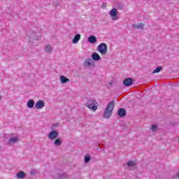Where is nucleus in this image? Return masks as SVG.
<instances>
[{
	"instance_id": "f257e3e1",
	"label": "nucleus",
	"mask_w": 179,
	"mask_h": 179,
	"mask_svg": "<svg viewBox=\"0 0 179 179\" xmlns=\"http://www.w3.org/2000/svg\"><path fill=\"white\" fill-rule=\"evenodd\" d=\"M114 101H110L106 106L104 113L103 118H110V115L113 114V110H114Z\"/></svg>"
},
{
	"instance_id": "f03ea898",
	"label": "nucleus",
	"mask_w": 179,
	"mask_h": 179,
	"mask_svg": "<svg viewBox=\"0 0 179 179\" xmlns=\"http://www.w3.org/2000/svg\"><path fill=\"white\" fill-rule=\"evenodd\" d=\"M97 101H96L94 99H90L85 103V107L90 108L91 111H96V110H97Z\"/></svg>"
},
{
	"instance_id": "7ed1b4c3",
	"label": "nucleus",
	"mask_w": 179,
	"mask_h": 179,
	"mask_svg": "<svg viewBox=\"0 0 179 179\" xmlns=\"http://www.w3.org/2000/svg\"><path fill=\"white\" fill-rule=\"evenodd\" d=\"M97 50L102 55L106 54L107 53V44L101 43L97 47Z\"/></svg>"
},
{
	"instance_id": "20e7f679",
	"label": "nucleus",
	"mask_w": 179,
	"mask_h": 179,
	"mask_svg": "<svg viewBox=\"0 0 179 179\" xmlns=\"http://www.w3.org/2000/svg\"><path fill=\"white\" fill-rule=\"evenodd\" d=\"M118 10L116 8H113L110 10L109 15L112 17V20H118V16L117 15Z\"/></svg>"
},
{
	"instance_id": "39448f33",
	"label": "nucleus",
	"mask_w": 179,
	"mask_h": 179,
	"mask_svg": "<svg viewBox=\"0 0 179 179\" xmlns=\"http://www.w3.org/2000/svg\"><path fill=\"white\" fill-rule=\"evenodd\" d=\"M45 106V102L43 100H38L36 103H35V108L37 110H41V108H44Z\"/></svg>"
},
{
	"instance_id": "423d86ee",
	"label": "nucleus",
	"mask_w": 179,
	"mask_h": 179,
	"mask_svg": "<svg viewBox=\"0 0 179 179\" xmlns=\"http://www.w3.org/2000/svg\"><path fill=\"white\" fill-rule=\"evenodd\" d=\"M58 137V132H57L56 131H52L49 133L48 138H49V139H51L52 141H53L54 139H55V138Z\"/></svg>"
},
{
	"instance_id": "0eeeda50",
	"label": "nucleus",
	"mask_w": 179,
	"mask_h": 179,
	"mask_svg": "<svg viewBox=\"0 0 179 179\" xmlns=\"http://www.w3.org/2000/svg\"><path fill=\"white\" fill-rule=\"evenodd\" d=\"M93 65H94V62L90 58L86 59L84 62V66H92Z\"/></svg>"
},
{
	"instance_id": "6e6552de",
	"label": "nucleus",
	"mask_w": 179,
	"mask_h": 179,
	"mask_svg": "<svg viewBox=\"0 0 179 179\" xmlns=\"http://www.w3.org/2000/svg\"><path fill=\"white\" fill-rule=\"evenodd\" d=\"M133 82H134V80H132V78H127L124 80L123 84L124 85V86H131V85H132Z\"/></svg>"
},
{
	"instance_id": "1a4fd4ad",
	"label": "nucleus",
	"mask_w": 179,
	"mask_h": 179,
	"mask_svg": "<svg viewBox=\"0 0 179 179\" xmlns=\"http://www.w3.org/2000/svg\"><path fill=\"white\" fill-rule=\"evenodd\" d=\"M119 117H125L127 115V110L124 108H120L117 111Z\"/></svg>"
},
{
	"instance_id": "9d476101",
	"label": "nucleus",
	"mask_w": 179,
	"mask_h": 179,
	"mask_svg": "<svg viewBox=\"0 0 179 179\" xmlns=\"http://www.w3.org/2000/svg\"><path fill=\"white\" fill-rule=\"evenodd\" d=\"M54 48H52V46H51V45H48L44 48L45 52H47L48 54H51Z\"/></svg>"
},
{
	"instance_id": "9b49d317",
	"label": "nucleus",
	"mask_w": 179,
	"mask_h": 179,
	"mask_svg": "<svg viewBox=\"0 0 179 179\" xmlns=\"http://www.w3.org/2000/svg\"><path fill=\"white\" fill-rule=\"evenodd\" d=\"M18 141H19L18 137H11L8 141V143L9 145H15V143H17V142H18Z\"/></svg>"
},
{
	"instance_id": "f8f14e48",
	"label": "nucleus",
	"mask_w": 179,
	"mask_h": 179,
	"mask_svg": "<svg viewBox=\"0 0 179 179\" xmlns=\"http://www.w3.org/2000/svg\"><path fill=\"white\" fill-rule=\"evenodd\" d=\"M79 40H80V34H77L76 35H75V36L72 40L73 44H78V43L79 42Z\"/></svg>"
},
{
	"instance_id": "ddd939ff",
	"label": "nucleus",
	"mask_w": 179,
	"mask_h": 179,
	"mask_svg": "<svg viewBox=\"0 0 179 179\" xmlns=\"http://www.w3.org/2000/svg\"><path fill=\"white\" fill-rule=\"evenodd\" d=\"M59 80H60L61 83H66L68 82H71V80L69 78H67L66 77H65L64 76H60Z\"/></svg>"
},
{
	"instance_id": "4468645a",
	"label": "nucleus",
	"mask_w": 179,
	"mask_h": 179,
	"mask_svg": "<svg viewBox=\"0 0 179 179\" xmlns=\"http://www.w3.org/2000/svg\"><path fill=\"white\" fill-rule=\"evenodd\" d=\"M88 41L89 43H91L92 44H94V43H96L97 41V38H96V36L92 35L90 36L88 38Z\"/></svg>"
},
{
	"instance_id": "2eb2a0df",
	"label": "nucleus",
	"mask_w": 179,
	"mask_h": 179,
	"mask_svg": "<svg viewBox=\"0 0 179 179\" xmlns=\"http://www.w3.org/2000/svg\"><path fill=\"white\" fill-rule=\"evenodd\" d=\"M145 27V24L143 23H140V24H134L133 25V27L134 28H136V29H140L141 30H143V27Z\"/></svg>"
},
{
	"instance_id": "dca6fc26",
	"label": "nucleus",
	"mask_w": 179,
	"mask_h": 179,
	"mask_svg": "<svg viewBox=\"0 0 179 179\" xmlns=\"http://www.w3.org/2000/svg\"><path fill=\"white\" fill-rule=\"evenodd\" d=\"M16 176L19 179H23L24 177H26V173H24L23 171H20L16 174Z\"/></svg>"
},
{
	"instance_id": "f3484780",
	"label": "nucleus",
	"mask_w": 179,
	"mask_h": 179,
	"mask_svg": "<svg viewBox=\"0 0 179 179\" xmlns=\"http://www.w3.org/2000/svg\"><path fill=\"white\" fill-rule=\"evenodd\" d=\"M28 108H33L34 107V100L29 99L27 104Z\"/></svg>"
},
{
	"instance_id": "a211bd4d",
	"label": "nucleus",
	"mask_w": 179,
	"mask_h": 179,
	"mask_svg": "<svg viewBox=\"0 0 179 179\" xmlns=\"http://www.w3.org/2000/svg\"><path fill=\"white\" fill-rule=\"evenodd\" d=\"M92 57L94 61H100V59H101L100 55H99L96 52H94L92 55Z\"/></svg>"
},
{
	"instance_id": "6ab92c4d",
	"label": "nucleus",
	"mask_w": 179,
	"mask_h": 179,
	"mask_svg": "<svg viewBox=\"0 0 179 179\" xmlns=\"http://www.w3.org/2000/svg\"><path fill=\"white\" fill-rule=\"evenodd\" d=\"M127 164L128 167H135V166H136V164L134 161L127 162Z\"/></svg>"
},
{
	"instance_id": "aec40b11",
	"label": "nucleus",
	"mask_w": 179,
	"mask_h": 179,
	"mask_svg": "<svg viewBox=\"0 0 179 179\" xmlns=\"http://www.w3.org/2000/svg\"><path fill=\"white\" fill-rule=\"evenodd\" d=\"M55 146H61L62 141L60 139H56L54 142Z\"/></svg>"
},
{
	"instance_id": "412c9836",
	"label": "nucleus",
	"mask_w": 179,
	"mask_h": 179,
	"mask_svg": "<svg viewBox=\"0 0 179 179\" xmlns=\"http://www.w3.org/2000/svg\"><path fill=\"white\" fill-rule=\"evenodd\" d=\"M162 69H163V67L159 66L157 67L156 69H155L152 71V73H159V72H160V71H162Z\"/></svg>"
},
{
	"instance_id": "4be33fe9",
	"label": "nucleus",
	"mask_w": 179,
	"mask_h": 179,
	"mask_svg": "<svg viewBox=\"0 0 179 179\" xmlns=\"http://www.w3.org/2000/svg\"><path fill=\"white\" fill-rule=\"evenodd\" d=\"M150 129H151V131H152V132H156V131H157V125L152 124Z\"/></svg>"
},
{
	"instance_id": "5701e85b",
	"label": "nucleus",
	"mask_w": 179,
	"mask_h": 179,
	"mask_svg": "<svg viewBox=\"0 0 179 179\" xmlns=\"http://www.w3.org/2000/svg\"><path fill=\"white\" fill-rule=\"evenodd\" d=\"M66 177H68V176L65 173L59 174V176H57L58 178H65Z\"/></svg>"
},
{
	"instance_id": "b1692460",
	"label": "nucleus",
	"mask_w": 179,
	"mask_h": 179,
	"mask_svg": "<svg viewBox=\"0 0 179 179\" xmlns=\"http://www.w3.org/2000/svg\"><path fill=\"white\" fill-rule=\"evenodd\" d=\"M90 162V155L85 156V163H89Z\"/></svg>"
},
{
	"instance_id": "393cba45",
	"label": "nucleus",
	"mask_w": 179,
	"mask_h": 179,
	"mask_svg": "<svg viewBox=\"0 0 179 179\" xmlns=\"http://www.w3.org/2000/svg\"><path fill=\"white\" fill-rule=\"evenodd\" d=\"M30 173L34 175V174H36V171H31Z\"/></svg>"
},
{
	"instance_id": "a878e982",
	"label": "nucleus",
	"mask_w": 179,
	"mask_h": 179,
	"mask_svg": "<svg viewBox=\"0 0 179 179\" xmlns=\"http://www.w3.org/2000/svg\"><path fill=\"white\" fill-rule=\"evenodd\" d=\"M0 100H1V96H0Z\"/></svg>"
}]
</instances>
